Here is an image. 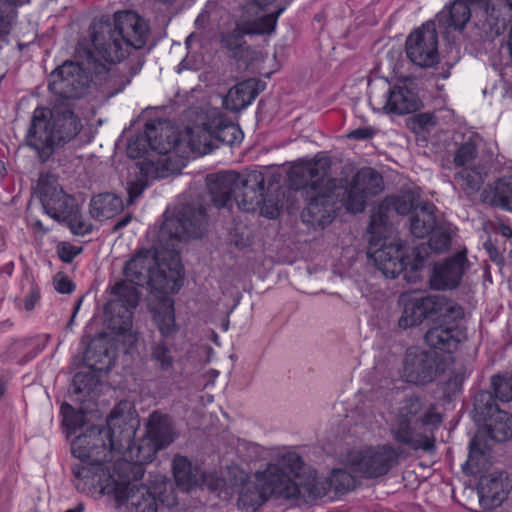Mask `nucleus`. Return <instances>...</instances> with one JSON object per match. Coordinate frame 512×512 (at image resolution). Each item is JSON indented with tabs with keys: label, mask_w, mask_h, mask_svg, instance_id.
Returning a JSON list of instances; mask_svg holds the SVG:
<instances>
[{
	"label": "nucleus",
	"mask_w": 512,
	"mask_h": 512,
	"mask_svg": "<svg viewBox=\"0 0 512 512\" xmlns=\"http://www.w3.org/2000/svg\"><path fill=\"white\" fill-rule=\"evenodd\" d=\"M147 37L145 21L132 11L116 12L113 24L108 16L92 23L94 50L84 51L81 62L67 60L52 71L48 88L57 98L50 108L37 107L33 112L26 143L42 163L82 129L77 101L87 93L92 81L118 85L115 92H119L141 70L144 59L139 55L130 57L122 67L115 64L125 58L129 48L142 49Z\"/></svg>",
	"instance_id": "obj_1"
},
{
	"label": "nucleus",
	"mask_w": 512,
	"mask_h": 512,
	"mask_svg": "<svg viewBox=\"0 0 512 512\" xmlns=\"http://www.w3.org/2000/svg\"><path fill=\"white\" fill-rule=\"evenodd\" d=\"M331 162L323 157L292 167L290 177L303 189L307 206L301 217L303 222L314 228H324L332 222L337 209L338 180L330 178Z\"/></svg>",
	"instance_id": "obj_2"
},
{
	"label": "nucleus",
	"mask_w": 512,
	"mask_h": 512,
	"mask_svg": "<svg viewBox=\"0 0 512 512\" xmlns=\"http://www.w3.org/2000/svg\"><path fill=\"white\" fill-rule=\"evenodd\" d=\"M442 418L433 404L425 398L412 394L405 396L391 420L389 431L393 440L411 450L433 451V431Z\"/></svg>",
	"instance_id": "obj_3"
},
{
	"label": "nucleus",
	"mask_w": 512,
	"mask_h": 512,
	"mask_svg": "<svg viewBox=\"0 0 512 512\" xmlns=\"http://www.w3.org/2000/svg\"><path fill=\"white\" fill-rule=\"evenodd\" d=\"M125 281L131 286L148 284L161 294L177 293L183 284L184 269L179 251L158 247L155 251L142 249L124 267Z\"/></svg>",
	"instance_id": "obj_4"
},
{
	"label": "nucleus",
	"mask_w": 512,
	"mask_h": 512,
	"mask_svg": "<svg viewBox=\"0 0 512 512\" xmlns=\"http://www.w3.org/2000/svg\"><path fill=\"white\" fill-rule=\"evenodd\" d=\"M128 402H121L113 408L108 419L107 426H92L82 435L77 436L71 443L72 454L83 463L103 467L113 458V452H120L125 448L123 441L129 446L131 440L130 431H121L122 439L115 440V427L126 423L128 416L124 415V409Z\"/></svg>",
	"instance_id": "obj_5"
},
{
	"label": "nucleus",
	"mask_w": 512,
	"mask_h": 512,
	"mask_svg": "<svg viewBox=\"0 0 512 512\" xmlns=\"http://www.w3.org/2000/svg\"><path fill=\"white\" fill-rule=\"evenodd\" d=\"M392 211V206L386 197L372 213L367 228L370 234L367 254L384 276L395 279L405 270L403 248L400 244L382 243L390 232L389 221Z\"/></svg>",
	"instance_id": "obj_6"
},
{
	"label": "nucleus",
	"mask_w": 512,
	"mask_h": 512,
	"mask_svg": "<svg viewBox=\"0 0 512 512\" xmlns=\"http://www.w3.org/2000/svg\"><path fill=\"white\" fill-rule=\"evenodd\" d=\"M512 437V415L506 411L494 413L482 424L469 444L468 459L463 465L466 473L476 474L492 464L491 442H504Z\"/></svg>",
	"instance_id": "obj_7"
},
{
	"label": "nucleus",
	"mask_w": 512,
	"mask_h": 512,
	"mask_svg": "<svg viewBox=\"0 0 512 512\" xmlns=\"http://www.w3.org/2000/svg\"><path fill=\"white\" fill-rule=\"evenodd\" d=\"M207 207L200 198L184 204L178 214L166 218L160 227L158 240L166 250L179 251L183 240L201 238L207 231Z\"/></svg>",
	"instance_id": "obj_8"
},
{
	"label": "nucleus",
	"mask_w": 512,
	"mask_h": 512,
	"mask_svg": "<svg viewBox=\"0 0 512 512\" xmlns=\"http://www.w3.org/2000/svg\"><path fill=\"white\" fill-rule=\"evenodd\" d=\"M256 481L263 487L268 497L276 499L321 498L325 488L319 487L315 480L297 481L275 464H269L266 470L255 474Z\"/></svg>",
	"instance_id": "obj_9"
},
{
	"label": "nucleus",
	"mask_w": 512,
	"mask_h": 512,
	"mask_svg": "<svg viewBox=\"0 0 512 512\" xmlns=\"http://www.w3.org/2000/svg\"><path fill=\"white\" fill-rule=\"evenodd\" d=\"M114 296L104 308V323L109 330L117 334H125L132 328V310L139 302V293L136 287L124 281L117 282L111 288Z\"/></svg>",
	"instance_id": "obj_10"
},
{
	"label": "nucleus",
	"mask_w": 512,
	"mask_h": 512,
	"mask_svg": "<svg viewBox=\"0 0 512 512\" xmlns=\"http://www.w3.org/2000/svg\"><path fill=\"white\" fill-rule=\"evenodd\" d=\"M404 447L383 444L356 452L350 458L351 468L366 478H378L387 474L407 455Z\"/></svg>",
	"instance_id": "obj_11"
},
{
	"label": "nucleus",
	"mask_w": 512,
	"mask_h": 512,
	"mask_svg": "<svg viewBox=\"0 0 512 512\" xmlns=\"http://www.w3.org/2000/svg\"><path fill=\"white\" fill-rule=\"evenodd\" d=\"M446 366L444 358L435 351L410 347L404 356L402 377L407 383L426 386L443 374Z\"/></svg>",
	"instance_id": "obj_12"
},
{
	"label": "nucleus",
	"mask_w": 512,
	"mask_h": 512,
	"mask_svg": "<svg viewBox=\"0 0 512 512\" xmlns=\"http://www.w3.org/2000/svg\"><path fill=\"white\" fill-rule=\"evenodd\" d=\"M179 142V137L172 128L164 127L160 121H149L145 125L144 133L129 141L127 155L139 159L148 154L149 150L165 155L175 150Z\"/></svg>",
	"instance_id": "obj_13"
},
{
	"label": "nucleus",
	"mask_w": 512,
	"mask_h": 512,
	"mask_svg": "<svg viewBox=\"0 0 512 512\" xmlns=\"http://www.w3.org/2000/svg\"><path fill=\"white\" fill-rule=\"evenodd\" d=\"M452 227L448 223H437L430 233L428 243H421L412 250V255H405V270L401 272L403 279L407 282H417L420 280L419 271L423 268L429 250L436 253H442L449 249L452 240Z\"/></svg>",
	"instance_id": "obj_14"
},
{
	"label": "nucleus",
	"mask_w": 512,
	"mask_h": 512,
	"mask_svg": "<svg viewBox=\"0 0 512 512\" xmlns=\"http://www.w3.org/2000/svg\"><path fill=\"white\" fill-rule=\"evenodd\" d=\"M408 59L415 65L427 68L439 61L438 33L435 21H427L411 32L405 42Z\"/></svg>",
	"instance_id": "obj_15"
},
{
	"label": "nucleus",
	"mask_w": 512,
	"mask_h": 512,
	"mask_svg": "<svg viewBox=\"0 0 512 512\" xmlns=\"http://www.w3.org/2000/svg\"><path fill=\"white\" fill-rule=\"evenodd\" d=\"M36 193L44 211L58 222H61L78 205L73 196L64 192L53 174L40 175Z\"/></svg>",
	"instance_id": "obj_16"
},
{
	"label": "nucleus",
	"mask_w": 512,
	"mask_h": 512,
	"mask_svg": "<svg viewBox=\"0 0 512 512\" xmlns=\"http://www.w3.org/2000/svg\"><path fill=\"white\" fill-rule=\"evenodd\" d=\"M265 177L260 171L238 173L235 202L244 212H254L264 201Z\"/></svg>",
	"instance_id": "obj_17"
},
{
	"label": "nucleus",
	"mask_w": 512,
	"mask_h": 512,
	"mask_svg": "<svg viewBox=\"0 0 512 512\" xmlns=\"http://www.w3.org/2000/svg\"><path fill=\"white\" fill-rule=\"evenodd\" d=\"M479 503L484 509L500 506L510 491L508 474L505 471H493L482 474L478 485Z\"/></svg>",
	"instance_id": "obj_18"
},
{
	"label": "nucleus",
	"mask_w": 512,
	"mask_h": 512,
	"mask_svg": "<svg viewBox=\"0 0 512 512\" xmlns=\"http://www.w3.org/2000/svg\"><path fill=\"white\" fill-rule=\"evenodd\" d=\"M238 173L225 171L209 174L206 177V185L210 201L217 208H226L232 205L237 194Z\"/></svg>",
	"instance_id": "obj_19"
},
{
	"label": "nucleus",
	"mask_w": 512,
	"mask_h": 512,
	"mask_svg": "<svg viewBox=\"0 0 512 512\" xmlns=\"http://www.w3.org/2000/svg\"><path fill=\"white\" fill-rule=\"evenodd\" d=\"M467 262L466 250L459 251L444 263L436 265L430 278V286L435 290L456 288L464 274Z\"/></svg>",
	"instance_id": "obj_20"
},
{
	"label": "nucleus",
	"mask_w": 512,
	"mask_h": 512,
	"mask_svg": "<svg viewBox=\"0 0 512 512\" xmlns=\"http://www.w3.org/2000/svg\"><path fill=\"white\" fill-rule=\"evenodd\" d=\"M115 497L126 505L128 512H157L156 497L145 485H133L128 489L117 488Z\"/></svg>",
	"instance_id": "obj_21"
},
{
	"label": "nucleus",
	"mask_w": 512,
	"mask_h": 512,
	"mask_svg": "<svg viewBox=\"0 0 512 512\" xmlns=\"http://www.w3.org/2000/svg\"><path fill=\"white\" fill-rule=\"evenodd\" d=\"M104 476L111 479L114 483V492L116 493L117 488L128 489L133 485H137L134 482L140 480L144 475V467L139 462H130L126 459H118L112 466V471L107 464L104 466Z\"/></svg>",
	"instance_id": "obj_22"
},
{
	"label": "nucleus",
	"mask_w": 512,
	"mask_h": 512,
	"mask_svg": "<svg viewBox=\"0 0 512 512\" xmlns=\"http://www.w3.org/2000/svg\"><path fill=\"white\" fill-rule=\"evenodd\" d=\"M262 83L254 78L244 80L230 88L223 99L225 108L239 112L248 107L262 90Z\"/></svg>",
	"instance_id": "obj_23"
},
{
	"label": "nucleus",
	"mask_w": 512,
	"mask_h": 512,
	"mask_svg": "<svg viewBox=\"0 0 512 512\" xmlns=\"http://www.w3.org/2000/svg\"><path fill=\"white\" fill-rule=\"evenodd\" d=\"M420 107L421 101L412 89L394 86L387 93L384 110L387 113L405 115L417 111Z\"/></svg>",
	"instance_id": "obj_24"
},
{
	"label": "nucleus",
	"mask_w": 512,
	"mask_h": 512,
	"mask_svg": "<svg viewBox=\"0 0 512 512\" xmlns=\"http://www.w3.org/2000/svg\"><path fill=\"white\" fill-rule=\"evenodd\" d=\"M172 467L175 483L184 492H190L206 482V475L184 456H176Z\"/></svg>",
	"instance_id": "obj_25"
},
{
	"label": "nucleus",
	"mask_w": 512,
	"mask_h": 512,
	"mask_svg": "<svg viewBox=\"0 0 512 512\" xmlns=\"http://www.w3.org/2000/svg\"><path fill=\"white\" fill-rule=\"evenodd\" d=\"M429 319L440 324L453 325L464 315L463 308L442 295H428Z\"/></svg>",
	"instance_id": "obj_26"
},
{
	"label": "nucleus",
	"mask_w": 512,
	"mask_h": 512,
	"mask_svg": "<svg viewBox=\"0 0 512 512\" xmlns=\"http://www.w3.org/2000/svg\"><path fill=\"white\" fill-rule=\"evenodd\" d=\"M153 321L157 326L161 339L169 340L178 331L175 323L174 301L168 294H163L159 303L151 307Z\"/></svg>",
	"instance_id": "obj_27"
},
{
	"label": "nucleus",
	"mask_w": 512,
	"mask_h": 512,
	"mask_svg": "<svg viewBox=\"0 0 512 512\" xmlns=\"http://www.w3.org/2000/svg\"><path fill=\"white\" fill-rule=\"evenodd\" d=\"M425 343L433 350L444 353L454 352L460 343V332L455 325L430 328L424 335Z\"/></svg>",
	"instance_id": "obj_28"
},
{
	"label": "nucleus",
	"mask_w": 512,
	"mask_h": 512,
	"mask_svg": "<svg viewBox=\"0 0 512 512\" xmlns=\"http://www.w3.org/2000/svg\"><path fill=\"white\" fill-rule=\"evenodd\" d=\"M487 171L483 166L462 168L454 175V187L460 190L464 196L473 201L484 184Z\"/></svg>",
	"instance_id": "obj_29"
},
{
	"label": "nucleus",
	"mask_w": 512,
	"mask_h": 512,
	"mask_svg": "<svg viewBox=\"0 0 512 512\" xmlns=\"http://www.w3.org/2000/svg\"><path fill=\"white\" fill-rule=\"evenodd\" d=\"M483 203L512 212V176L497 179L480 194Z\"/></svg>",
	"instance_id": "obj_30"
},
{
	"label": "nucleus",
	"mask_w": 512,
	"mask_h": 512,
	"mask_svg": "<svg viewBox=\"0 0 512 512\" xmlns=\"http://www.w3.org/2000/svg\"><path fill=\"white\" fill-rule=\"evenodd\" d=\"M147 432L155 450L166 448L174 441L175 433L168 415L153 412L148 419Z\"/></svg>",
	"instance_id": "obj_31"
},
{
	"label": "nucleus",
	"mask_w": 512,
	"mask_h": 512,
	"mask_svg": "<svg viewBox=\"0 0 512 512\" xmlns=\"http://www.w3.org/2000/svg\"><path fill=\"white\" fill-rule=\"evenodd\" d=\"M410 232L417 238H424L432 232L438 223L435 216V206L424 202L416 206L409 218Z\"/></svg>",
	"instance_id": "obj_32"
},
{
	"label": "nucleus",
	"mask_w": 512,
	"mask_h": 512,
	"mask_svg": "<svg viewBox=\"0 0 512 512\" xmlns=\"http://www.w3.org/2000/svg\"><path fill=\"white\" fill-rule=\"evenodd\" d=\"M472 11L464 0H455L436 17L440 27L461 31L470 20Z\"/></svg>",
	"instance_id": "obj_33"
},
{
	"label": "nucleus",
	"mask_w": 512,
	"mask_h": 512,
	"mask_svg": "<svg viewBox=\"0 0 512 512\" xmlns=\"http://www.w3.org/2000/svg\"><path fill=\"white\" fill-rule=\"evenodd\" d=\"M154 171L153 160L145 159L135 164L134 172L129 173V179L127 181L126 190L128 194V204L134 203V201L141 196L148 186L149 175Z\"/></svg>",
	"instance_id": "obj_34"
},
{
	"label": "nucleus",
	"mask_w": 512,
	"mask_h": 512,
	"mask_svg": "<svg viewBox=\"0 0 512 512\" xmlns=\"http://www.w3.org/2000/svg\"><path fill=\"white\" fill-rule=\"evenodd\" d=\"M238 494L237 505L246 512L256 511L269 498L258 481L255 483L250 480H244L243 477H241Z\"/></svg>",
	"instance_id": "obj_35"
},
{
	"label": "nucleus",
	"mask_w": 512,
	"mask_h": 512,
	"mask_svg": "<svg viewBox=\"0 0 512 512\" xmlns=\"http://www.w3.org/2000/svg\"><path fill=\"white\" fill-rule=\"evenodd\" d=\"M428 306V296L407 299L398 320L399 327L407 329L419 325L424 319L429 318Z\"/></svg>",
	"instance_id": "obj_36"
},
{
	"label": "nucleus",
	"mask_w": 512,
	"mask_h": 512,
	"mask_svg": "<svg viewBox=\"0 0 512 512\" xmlns=\"http://www.w3.org/2000/svg\"><path fill=\"white\" fill-rule=\"evenodd\" d=\"M122 209V199L113 193L99 194L90 201V214L98 220L112 218Z\"/></svg>",
	"instance_id": "obj_37"
},
{
	"label": "nucleus",
	"mask_w": 512,
	"mask_h": 512,
	"mask_svg": "<svg viewBox=\"0 0 512 512\" xmlns=\"http://www.w3.org/2000/svg\"><path fill=\"white\" fill-rule=\"evenodd\" d=\"M509 6L512 9L511 0H487L481 8L482 16L489 25L491 31L500 34L506 26V18L503 10Z\"/></svg>",
	"instance_id": "obj_38"
},
{
	"label": "nucleus",
	"mask_w": 512,
	"mask_h": 512,
	"mask_svg": "<svg viewBox=\"0 0 512 512\" xmlns=\"http://www.w3.org/2000/svg\"><path fill=\"white\" fill-rule=\"evenodd\" d=\"M209 123L212 128L210 131L214 134L215 141L225 145H233L240 140L242 132L239 126L222 115L218 114Z\"/></svg>",
	"instance_id": "obj_39"
},
{
	"label": "nucleus",
	"mask_w": 512,
	"mask_h": 512,
	"mask_svg": "<svg viewBox=\"0 0 512 512\" xmlns=\"http://www.w3.org/2000/svg\"><path fill=\"white\" fill-rule=\"evenodd\" d=\"M173 344L169 340L159 339L152 342L150 346V358L155 368L163 373H171L174 369V356L172 353Z\"/></svg>",
	"instance_id": "obj_40"
},
{
	"label": "nucleus",
	"mask_w": 512,
	"mask_h": 512,
	"mask_svg": "<svg viewBox=\"0 0 512 512\" xmlns=\"http://www.w3.org/2000/svg\"><path fill=\"white\" fill-rule=\"evenodd\" d=\"M284 10L283 7L278 8L275 12L261 14L253 20L242 21V32L246 35H263L274 32L278 16Z\"/></svg>",
	"instance_id": "obj_41"
},
{
	"label": "nucleus",
	"mask_w": 512,
	"mask_h": 512,
	"mask_svg": "<svg viewBox=\"0 0 512 512\" xmlns=\"http://www.w3.org/2000/svg\"><path fill=\"white\" fill-rule=\"evenodd\" d=\"M352 181L367 196L377 195L383 188L381 174L371 167L360 169L353 176Z\"/></svg>",
	"instance_id": "obj_42"
},
{
	"label": "nucleus",
	"mask_w": 512,
	"mask_h": 512,
	"mask_svg": "<svg viewBox=\"0 0 512 512\" xmlns=\"http://www.w3.org/2000/svg\"><path fill=\"white\" fill-rule=\"evenodd\" d=\"M210 130L212 128L209 121L202 126L187 129L188 142L192 150L198 151L200 154H207L213 149L215 139Z\"/></svg>",
	"instance_id": "obj_43"
},
{
	"label": "nucleus",
	"mask_w": 512,
	"mask_h": 512,
	"mask_svg": "<svg viewBox=\"0 0 512 512\" xmlns=\"http://www.w3.org/2000/svg\"><path fill=\"white\" fill-rule=\"evenodd\" d=\"M495 398V395L489 391H479L474 396L473 419L475 422L483 424L494 413L502 411L496 404Z\"/></svg>",
	"instance_id": "obj_44"
},
{
	"label": "nucleus",
	"mask_w": 512,
	"mask_h": 512,
	"mask_svg": "<svg viewBox=\"0 0 512 512\" xmlns=\"http://www.w3.org/2000/svg\"><path fill=\"white\" fill-rule=\"evenodd\" d=\"M315 480L319 487L325 488V495L331 490L337 493L347 492L355 487L354 477L344 469H334L331 475L325 481H319L317 478H309Z\"/></svg>",
	"instance_id": "obj_45"
},
{
	"label": "nucleus",
	"mask_w": 512,
	"mask_h": 512,
	"mask_svg": "<svg viewBox=\"0 0 512 512\" xmlns=\"http://www.w3.org/2000/svg\"><path fill=\"white\" fill-rule=\"evenodd\" d=\"M153 493L156 500L168 508L178 505L174 484L166 477L156 479Z\"/></svg>",
	"instance_id": "obj_46"
},
{
	"label": "nucleus",
	"mask_w": 512,
	"mask_h": 512,
	"mask_svg": "<svg viewBox=\"0 0 512 512\" xmlns=\"http://www.w3.org/2000/svg\"><path fill=\"white\" fill-rule=\"evenodd\" d=\"M367 198L368 196L351 180L349 187L343 191L342 203L348 212L355 214L365 209Z\"/></svg>",
	"instance_id": "obj_47"
},
{
	"label": "nucleus",
	"mask_w": 512,
	"mask_h": 512,
	"mask_svg": "<svg viewBox=\"0 0 512 512\" xmlns=\"http://www.w3.org/2000/svg\"><path fill=\"white\" fill-rule=\"evenodd\" d=\"M97 383V378L93 373L78 372L73 376L70 392L73 395H89Z\"/></svg>",
	"instance_id": "obj_48"
},
{
	"label": "nucleus",
	"mask_w": 512,
	"mask_h": 512,
	"mask_svg": "<svg viewBox=\"0 0 512 512\" xmlns=\"http://www.w3.org/2000/svg\"><path fill=\"white\" fill-rule=\"evenodd\" d=\"M243 35L246 33L242 32V26L239 24L237 29L222 36L221 43L225 48L234 51L235 57L243 55L249 51V47L244 46Z\"/></svg>",
	"instance_id": "obj_49"
},
{
	"label": "nucleus",
	"mask_w": 512,
	"mask_h": 512,
	"mask_svg": "<svg viewBox=\"0 0 512 512\" xmlns=\"http://www.w3.org/2000/svg\"><path fill=\"white\" fill-rule=\"evenodd\" d=\"M61 222L68 225L69 229L74 235L84 236L90 233L93 229V225L85 220L79 211V206L73 209Z\"/></svg>",
	"instance_id": "obj_50"
},
{
	"label": "nucleus",
	"mask_w": 512,
	"mask_h": 512,
	"mask_svg": "<svg viewBox=\"0 0 512 512\" xmlns=\"http://www.w3.org/2000/svg\"><path fill=\"white\" fill-rule=\"evenodd\" d=\"M477 155L478 150L476 144L471 140L466 141L455 151L454 164L457 167L467 168L466 166L471 164Z\"/></svg>",
	"instance_id": "obj_51"
},
{
	"label": "nucleus",
	"mask_w": 512,
	"mask_h": 512,
	"mask_svg": "<svg viewBox=\"0 0 512 512\" xmlns=\"http://www.w3.org/2000/svg\"><path fill=\"white\" fill-rule=\"evenodd\" d=\"M388 199L392 210L399 215L412 214V211L417 206L415 204V195L410 191L398 196H390Z\"/></svg>",
	"instance_id": "obj_52"
},
{
	"label": "nucleus",
	"mask_w": 512,
	"mask_h": 512,
	"mask_svg": "<svg viewBox=\"0 0 512 512\" xmlns=\"http://www.w3.org/2000/svg\"><path fill=\"white\" fill-rule=\"evenodd\" d=\"M81 252V247H76L68 242H62L57 246L58 256L65 263H71Z\"/></svg>",
	"instance_id": "obj_53"
},
{
	"label": "nucleus",
	"mask_w": 512,
	"mask_h": 512,
	"mask_svg": "<svg viewBox=\"0 0 512 512\" xmlns=\"http://www.w3.org/2000/svg\"><path fill=\"white\" fill-rule=\"evenodd\" d=\"M283 465L289 469L296 479H299V473L303 466L301 457L296 453H287L282 458Z\"/></svg>",
	"instance_id": "obj_54"
},
{
	"label": "nucleus",
	"mask_w": 512,
	"mask_h": 512,
	"mask_svg": "<svg viewBox=\"0 0 512 512\" xmlns=\"http://www.w3.org/2000/svg\"><path fill=\"white\" fill-rule=\"evenodd\" d=\"M88 466H84V465H75L73 468H72V471H73V475L77 478V479H89L91 475H98L99 472H102V474L104 475L105 471H104V466L103 467H99V466H92V465H89L87 464Z\"/></svg>",
	"instance_id": "obj_55"
},
{
	"label": "nucleus",
	"mask_w": 512,
	"mask_h": 512,
	"mask_svg": "<svg viewBox=\"0 0 512 512\" xmlns=\"http://www.w3.org/2000/svg\"><path fill=\"white\" fill-rule=\"evenodd\" d=\"M54 287L62 294H70L75 289V284L63 273H57L54 277Z\"/></svg>",
	"instance_id": "obj_56"
},
{
	"label": "nucleus",
	"mask_w": 512,
	"mask_h": 512,
	"mask_svg": "<svg viewBox=\"0 0 512 512\" xmlns=\"http://www.w3.org/2000/svg\"><path fill=\"white\" fill-rule=\"evenodd\" d=\"M375 133V129L372 127H360L349 132L347 137L354 140H368L371 139Z\"/></svg>",
	"instance_id": "obj_57"
},
{
	"label": "nucleus",
	"mask_w": 512,
	"mask_h": 512,
	"mask_svg": "<svg viewBox=\"0 0 512 512\" xmlns=\"http://www.w3.org/2000/svg\"><path fill=\"white\" fill-rule=\"evenodd\" d=\"M39 299H40V289L36 284L32 283L30 293L24 300L25 309L27 311H31Z\"/></svg>",
	"instance_id": "obj_58"
},
{
	"label": "nucleus",
	"mask_w": 512,
	"mask_h": 512,
	"mask_svg": "<svg viewBox=\"0 0 512 512\" xmlns=\"http://www.w3.org/2000/svg\"><path fill=\"white\" fill-rule=\"evenodd\" d=\"M415 122L421 129H429L435 126L434 117L428 113H422L415 116Z\"/></svg>",
	"instance_id": "obj_59"
},
{
	"label": "nucleus",
	"mask_w": 512,
	"mask_h": 512,
	"mask_svg": "<svg viewBox=\"0 0 512 512\" xmlns=\"http://www.w3.org/2000/svg\"><path fill=\"white\" fill-rule=\"evenodd\" d=\"M484 247L486 248L487 252L489 253L490 259L493 262L498 263V264L503 262L502 254L499 252V250L491 242H486L484 244Z\"/></svg>",
	"instance_id": "obj_60"
},
{
	"label": "nucleus",
	"mask_w": 512,
	"mask_h": 512,
	"mask_svg": "<svg viewBox=\"0 0 512 512\" xmlns=\"http://www.w3.org/2000/svg\"><path fill=\"white\" fill-rule=\"evenodd\" d=\"M10 28V17L8 15H5L2 11H0V37L9 34Z\"/></svg>",
	"instance_id": "obj_61"
},
{
	"label": "nucleus",
	"mask_w": 512,
	"mask_h": 512,
	"mask_svg": "<svg viewBox=\"0 0 512 512\" xmlns=\"http://www.w3.org/2000/svg\"><path fill=\"white\" fill-rule=\"evenodd\" d=\"M131 220H132L131 214L125 215L124 217H122L115 223V225L113 227V231H118V230L124 228L131 222Z\"/></svg>",
	"instance_id": "obj_62"
},
{
	"label": "nucleus",
	"mask_w": 512,
	"mask_h": 512,
	"mask_svg": "<svg viewBox=\"0 0 512 512\" xmlns=\"http://www.w3.org/2000/svg\"><path fill=\"white\" fill-rule=\"evenodd\" d=\"M208 20H209V15L208 13L206 12H202L201 14L198 15V17L196 18L195 20V25L202 29V28H205L207 23H208Z\"/></svg>",
	"instance_id": "obj_63"
},
{
	"label": "nucleus",
	"mask_w": 512,
	"mask_h": 512,
	"mask_svg": "<svg viewBox=\"0 0 512 512\" xmlns=\"http://www.w3.org/2000/svg\"><path fill=\"white\" fill-rule=\"evenodd\" d=\"M501 234L505 237H511L512 236V229L509 226H503L501 228Z\"/></svg>",
	"instance_id": "obj_64"
}]
</instances>
